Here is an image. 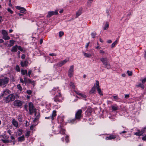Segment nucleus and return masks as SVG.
I'll return each instance as SVG.
<instances>
[{
  "label": "nucleus",
  "instance_id": "obj_1",
  "mask_svg": "<svg viewBox=\"0 0 146 146\" xmlns=\"http://www.w3.org/2000/svg\"><path fill=\"white\" fill-rule=\"evenodd\" d=\"M29 113L30 114H32L33 113H35V115L36 116L34 120H36L38 119L40 116V114L39 113H37L36 112V109L33 105V103L31 102L29 103Z\"/></svg>",
  "mask_w": 146,
  "mask_h": 146
},
{
  "label": "nucleus",
  "instance_id": "obj_2",
  "mask_svg": "<svg viewBox=\"0 0 146 146\" xmlns=\"http://www.w3.org/2000/svg\"><path fill=\"white\" fill-rule=\"evenodd\" d=\"M9 79L7 78H4L2 79H0V86L5 87L8 84Z\"/></svg>",
  "mask_w": 146,
  "mask_h": 146
},
{
  "label": "nucleus",
  "instance_id": "obj_3",
  "mask_svg": "<svg viewBox=\"0 0 146 146\" xmlns=\"http://www.w3.org/2000/svg\"><path fill=\"white\" fill-rule=\"evenodd\" d=\"M82 110H81L80 109L78 110L76 113L75 118L70 121V122H71V123H73V122L76 119H80L81 117H82Z\"/></svg>",
  "mask_w": 146,
  "mask_h": 146
},
{
  "label": "nucleus",
  "instance_id": "obj_4",
  "mask_svg": "<svg viewBox=\"0 0 146 146\" xmlns=\"http://www.w3.org/2000/svg\"><path fill=\"white\" fill-rule=\"evenodd\" d=\"M15 99V96L13 94H11L5 97L6 103H8L10 101H14Z\"/></svg>",
  "mask_w": 146,
  "mask_h": 146
},
{
  "label": "nucleus",
  "instance_id": "obj_5",
  "mask_svg": "<svg viewBox=\"0 0 146 146\" xmlns=\"http://www.w3.org/2000/svg\"><path fill=\"white\" fill-rule=\"evenodd\" d=\"M55 131L56 134L60 133L61 134H64L65 133V129H64L63 126L61 125L57 129L55 130Z\"/></svg>",
  "mask_w": 146,
  "mask_h": 146
},
{
  "label": "nucleus",
  "instance_id": "obj_6",
  "mask_svg": "<svg viewBox=\"0 0 146 146\" xmlns=\"http://www.w3.org/2000/svg\"><path fill=\"white\" fill-rule=\"evenodd\" d=\"M74 66L72 65L70 66L68 70V75L69 77H71L74 74Z\"/></svg>",
  "mask_w": 146,
  "mask_h": 146
},
{
  "label": "nucleus",
  "instance_id": "obj_7",
  "mask_svg": "<svg viewBox=\"0 0 146 146\" xmlns=\"http://www.w3.org/2000/svg\"><path fill=\"white\" fill-rule=\"evenodd\" d=\"M62 99L61 94L59 92H58V95H56L54 98V101L55 102H61Z\"/></svg>",
  "mask_w": 146,
  "mask_h": 146
},
{
  "label": "nucleus",
  "instance_id": "obj_8",
  "mask_svg": "<svg viewBox=\"0 0 146 146\" xmlns=\"http://www.w3.org/2000/svg\"><path fill=\"white\" fill-rule=\"evenodd\" d=\"M69 61V59H66L63 60L59 62L57 64V65L61 67L65 64L67 62Z\"/></svg>",
  "mask_w": 146,
  "mask_h": 146
},
{
  "label": "nucleus",
  "instance_id": "obj_9",
  "mask_svg": "<svg viewBox=\"0 0 146 146\" xmlns=\"http://www.w3.org/2000/svg\"><path fill=\"white\" fill-rule=\"evenodd\" d=\"M96 87L97 89L98 92L99 94L101 96L103 95V94L102 92L100 89L99 88V82L98 81L96 80Z\"/></svg>",
  "mask_w": 146,
  "mask_h": 146
},
{
  "label": "nucleus",
  "instance_id": "obj_10",
  "mask_svg": "<svg viewBox=\"0 0 146 146\" xmlns=\"http://www.w3.org/2000/svg\"><path fill=\"white\" fill-rule=\"evenodd\" d=\"M22 104V102L19 100H16L13 102V104L15 106L20 107L21 106Z\"/></svg>",
  "mask_w": 146,
  "mask_h": 146
},
{
  "label": "nucleus",
  "instance_id": "obj_11",
  "mask_svg": "<svg viewBox=\"0 0 146 146\" xmlns=\"http://www.w3.org/2000/svg\"><path fill=\"white\" fill-rule=\"evenodd\" d=\"M56 111L55 110H54L53 111L52 113V114L51 116H50V117H45V119H51L52 120H53L54 119V118L56 117Z\"/></svg>",
  "mask_w": 146,
  "mask_h": 146
},
{
  "label": "nucleus",
  "instance_id": "obj_12",
  "mask_svg": "<svg viewBox=\"0 0 146 146\" xmlns=\"http://www.w3.org/2000/svg\"><path fill=\"white\" fill-rule=\"evenodd\" d=\"M20 64L22 67H27L28 66L29 62L27 60L21 61Z\"/></svg>",
  "mask_w": 146,
  "mask_h": 146
},
{
  "label": "nucleus",
  "instance_id": "obj_13",
  "mask_svg": "<svg viewBox=\"0 0 146 146\" xmlns=\"http://www.w3.org/2000/svg\"><path fill=\"white\" fill-rule=\"evenodd\" d=\"M10 91L9 90L6 89L3 92V93L1 95V96L2 97H3L4 96H6L8 94H10Z\"/></svg>",
  "mask_w": 146,
  "mask_h": 146
},
{
  "label": "nucleus",
  "instance_id": "obj_14",
  "mask_svg": "<svg viewBox=\"0 0 146 146\" xmlns=\"http://www.w3.org/2000/svg\"><path fill=\"white\" fill-rule=\"evenodd\" d=\"M108 58L107 57H103L100 59V61L102 62L103 64L108 62Z\"/></svg>",
  "mask_w": 146,
  "mask_h": 146
},
{
  "label": "nucleus",
  "instance_id": "obj_15",
  "mask_svg": "<svg viewBox=\"0 0 146 146\" xmlns=\"http://www.w3.org/2000/svg\"><path fill=\"white\" fill-rule=\"evenodd\" d=\"M12 123L13 125L16 128H17L18 126V122L14 119H13L12 120Z\"/></svg>",
  "mask_w": 146,
  "mask_h": 146
},
{
  "label": "nucleus",
  "instance_id": "obj_16",
  "mask_svg": "<svg viewBox=\"0 0 146 146\" xmlns=\"http://www.w3.org/2000/svg\"><path fill=\"white\" fill-rule=\"evenodd\" d=\"M116 138V136L115 135H110L109 137H106L105 138V139L106 140H111L112 139H115Z\"/></svg>",
  "mask_w": 146,
  "mask_h": 146
},
{
  "label": "nucleus",
  "instance_id": "obj_17",
  "mask_svg": "<svg viewBox=\"0 0 146 146\" xmlns=\"http://www.w3.org/2000/svg\"><path fill=\"white\" fill-rule=\"evenodd\" d=\"M144 132V131H140L139 130H138V131L134 133V134L137 136H140L143 134Z\"/></svg>",
  "mask_w": 146,
  "mask_h": 146
},
{
  "label": "nucleus",
  "instance_id": "obj_18",
  "mask_svg": "<svg viewBox=\"0 0 146 146\" xmlns=\"http://www.w3.org/2000/svg\"><path fill=\"white\" fill-rule=\"evenodd\" d=\"M52 94H55L57 92H58V93L59 92L58 88H54L52 90Z\"/></svg>",
  "mask_w": 146,
  "mask_h": 146
},
{
  "label": "nucleus",
  "instance_id": "obj_19",
  "mask_svg": "<svg viewBox=\"0 0 146 146\" xmlns=\"http://www.w3.org/2000/svg\"><path fill=\"white\" fill-rule=\"evenodd\" d=\"M95 87H96V84H95L94 86L92 88L91 90H90V93L95 94L96 92L95 89Z\"/></svg>",
  "mask_w": 146,
  "mask_h": 146
},
{
  "label": "nucleus",
  "instance_id": "obj_20",
  "mask_svg": "<svg viewBox=\"0 0 146 146\" xmlns=\"http://www.w3.org/2000/svg\"><path fill=\"white\" fill-rule=\"evenodd\" d=\"M111 109L113 111H116L118 110V107L117 105L115 104L111 106Z\"/></svg>",
  "mask_w": 146,
  "mask_h": 146
},
{
  "label": "nucleus",
  "instance_id": "obj_21",
  "mask_svg": "<svg viewBox=\"0 0 146 146\" xmlns=\"http://www.w3.org/2000/svg\"><path fill=\"white\" fill-rule=\"evenodd\" d=\"M2 38L5 40H9L10 39V37L8 36V34L7 33V34L3 35Z\"/></svg>",
  "mask_w": 146,
  "mask_h": 146
},
{
  "label": "nucleus",
  "instance_id": "obj_22",
  "mask_svg": "<svg viewBox=\"0 0 146 146\" xmlns=\"http://www.w3.org/2000/svg\"><path fill=\"white\" fill-rule=\"evenodd\" d=\"M17 47L18 46L17 45L14 46H13L11 49V51L13 52H17Z\"/></svg>",
  "mask_w": 146,
  "mask_h": 146
},
{
  "label": "nucleus",
  "instance_id": "obj_23",
  "mask_svg": "<svg viewBox=\"0 0 146 146\" xmlns=\"http://www.w3.org/2000/svg\"><path fill=\"white\" fill-rule=\"evenodd\" d=\"M82 53L84 56L87 58H90L92 56L91 54L90 53H86L84 52H83Z\"/></svg>",
  "mask_w": 146,
  "mask_h": 146
},
{
  "label": "nucleus",
  "instance_id": "obj_24",
  "mask_svg": "<svg viewBox=\"0 0 146 146\" xmlns=\"http://www.w3.org/2000/svg\"><path fill=\"white\" fill-rule=\"evenodd\" d=\"M103 64L105 66V67L107 69H110L111 68L110 65L108 62L104 63Z\"/></svg>",
  "mask_w": 146,
  "mask_h": 146
},
{
  "label": "nucleus",
  "instance_id": "obj_25",
  "mask_svg": "<svg viewBox=\"0 0 146 146\" xmlns=\"http://www.w3.org/2000/svg\"><path fill=\"white\" fill-rule=\"evenodd\" d=\"M24 140L25 137L24 135H23L18 138V141L19 142H22Z\"/></svg>",
  "mask_w": 146,
  "mask_h": 146
},
{
  "label": "nucleus",
  "instance_id": "obj_26",
  "mask_svg": "<svg viewBox=\"0 0 146 146\" xmlns=\"http://www.w3.org/2000/svg\"><path fill=\"white\" fill-rule=\"evenodd\" d=\"M109 27V23L108 22L105 23L104 27V30H107L108 29Z\"/></svg>",
  "mask_w": 146,
  "mask_h": 146
},
{
  "label": "nucleus",
  "instance_id": "obj_27",
  "mask_svg": "<svg viewBox=\"0 0 146 146\" xmlns=\"http://www.w3.org/2000/svg\"><path fill=\"white\" fill-rule=\"evenodd\" d=\"M82 14V10H79L76 13V18H77L78 17Z\"/></svg>",
  "mask_w": 146,
  "mask_h": 146
},
{
  "label": "nucleus",
  "instance_id": "obj_28",
  "mask_svg": "<svg viewBox=\"0 0 146 146\" xmlns=\"http://www.w3.org/2000/svg\"><path fill=\"white\" fill-rule=\"evenodd\" d=\"M106 13L107 14V16L108 18L111 19V16L110 15V13L108 9H106Z\"/></svg>",
  "mask_w": 146,
  "mask_h": 146
},
{
  "label": "nucleus",
  "instance_id": "obj_29",
  "mask_svg": "<svg viewBox=\"0 0 146 146\" xmlns=\"http://www.w3.org/2000/svg\"><path fill=\"white\" fill-rule=\"evenodd\" d=\"M137 84H136V86L137 87H140L142 89H143L144 88V86L143 84H141V83H139Z\"/></svg>",
  "mask_w": 146,
  "mask_h": 146
},
{
  "label": "nucleus",
  "instance_id": "obj_30",
  "mask_svg": "<svg viewBox=\"0 0 146 146\" xmlns=\"http://www.w3.org/2000/svg\"><path fill=\"white\" fill-rule=\"evenodd\" d=\"M21 73L22 75H24L25 74H27V70H21Z\"/></svg>",
  "mask_w": 146,
  "mask_h": 146
},
{
  "label": "nucleus",
  "instance_id": "obj_31",
  "mask_svg": "<svg viewBox=\"0 0 146 146\" xmlns=\"http://www.w3.org/2000/svg\"><path fill=\"white\" fill-rule=\"evenodd\" d=\"M118 41L117 40H115L113 43H112L111 45V48L114 47L117 43Z\"/></svg>",
  "mask_w": 146,
  "mask_h": 146
},
{
  "label": "nucleus",
  "instance_id": "obj_32",
  "mask_svg": "<svg viewBox=\"0 0 146 146\" xmlns=\"http://www.w3.org/2000/svg\"><path fill=\"white\" fill-rule=\"evenodd\" d=\"M74 92H76V93L77 94H78V95L81 96L83 98H86V96L84 94H83L80 93H77V92L76 91H74Z\"/></svg>",
  "mask_w": 146,
  "mask_h": 146
},
{
  "label": "nucleus",
  "instance_id": "obj_33",
  "mask_svg": "<svg viewBox=\"0 0 146 146\" xmlns=\"http://www.w3.org/2000/svg\"><path fill=\"white\" fill-rule=\"evenodd\" d=\"M53 15V11L49 12L48 13V15H47V17H50Z\"/></svg>",
  "mask_w": 146,
  "mask_h": 146
},
{
  "label": "nucleus",
  "instance_id": "obj_34",
  "mask_svg": "<svg viewBox=\"0 0 146 146\" xmlns=\"http://www.w3.org/2000/svg\"><path fill=\"white\" fill-rule=\"evenodd\" d=\"M22 129H19L17 132V134L18 136H20L21 135L22 133Z\"/></svg>",
  "mask_w": 146,
  "mask_h": 146
},
{
  "label": "nucleus",
  "instance_id": "obj_35",
  "mask_svg": "<svg viewBox=\"0 0 146 146\" xmlns=\"http://www.w3.org/2000/svg\"><path fill=\"white\" fill-rule=\"evenodd\" d=\"M26 11V10L25 9V8L23 7L22 9L20 10V12L21 13H24Z\"/></svg>",
  "mask_w": 146,
  "mask_h": 146
},
{
  "label": "nucleus",
  "instance_id": "obj_36",
  "mask_svg": "<svg viewBox=\"0 0 146 146\" xmlns=\"http://www.w3.org/2000/svg\"><path fill=\"white\" fill-rule=\"evenodd\" d=\"M99 53L102 55H103L105 54V52L102 50H99Z\"/></svg>",
  "mask_w": 146,
  "mask_h": 146
},
{
  "label": "nucleus",
  "instance_id": "obj_37",
  "mask_svg": "<svg viewBox=\"0 0 146 146\" xmlns=\"http://www.w3.org/2000/svg\"><path fill=\"white\" fill-rule=\"evenodd\" d=\"M17 87L18 89L19 90H20V91H22V90H23L22 88V87H21V86L20 84H18L17 85Z\"/></svg>",
  "mask_w": 146,
  "mask_h": 146
},
{
  "label": "nucleus",
  "instance_id": "obj_38",
  "mask_svg": "<svg viewBox=\"0 0 146 146\" xmlns=\"http://www.w3.org/2000/svg\"><path fill=\"white\" fill-rule=\"evenodd\" d=\"M32 73V70H28V73H27V74L28 75L29 77H30L31 74Z\"/></svg>",
  "mask_w": 146,
  "mask_h": 146
},
{
  "label": "nucleus",
  "instance_id": "obj_39",
  "mask_svg": "<svg viewBox=\"0 0 146 146\" xmlns=\"http://www.w3.org/2000/svg\"><path fill=\"white\" fill-rule=\"evenodd\" d=\"M93 0H88L87 1V4L88 5H91Z\"/></svg>",
  "mask_w": 146,
  "mask_h": 146
},
{
  "label": "nucleus",
  "instance_id": "obj_40",
  "mask_svg": "<svg viewBox=\"0 0 146 146\" xmlns=\"http://www.w3.org/2000/svg\"><path fill=\"white\" fill-rule=\"evenodd\" d=\"M30 133V132L29 131H28L25 134V136L27 137H28Z\"/></svg>",
  "mask_w": 146,
  "mask_h": 146
},
{
  "label": "nucleus",
  "instance_id": "obj_41",
  "mask_svg": "<svg viewBox=\"0 0 146 146\" xmlns=\"http://www.w3.org/2000/svg\"><path fill=\"white\" fill-rule=\"evenodd\" d=\"M127 72L128 75L129 76H131L132 75V72L131 71H130L129 70H127Z\"/></svg>",
  "mask_w": 146,
  "mask_h": 146
},
{
  "label": "nucleus",
  "instance_id": "obj_42",
  "mask_svg": "<svg viewBox=\"0 0 146 146\" xmlns=\"http://www.w3.org/2000/svg\"><path fill=\"white\" fill-rule=\"evenodd\" d=\"M70 85L73 88L75 89V86H74V83L72 82H71L70 83Z\"/></svg>",
  "mask_w": 146,
  "mask_h": 146
},
{
  "label": "nucleus",
  "instance_id": "obj_43",
  "mask_svg": "<svg viewBox=\"0 0 146 146\" xmlns=\"http://www.w3.org/2000/svg\"><path fill=\"white\" fill-rule=\"evenodd\" d=\"M2 141H3V142L4 143H10V141L9 140L7 139H6V140H2Z\"/></svg>",
  "mask_w": 146,
  "mask_h": 146
},
{
  "label": "nucleus",
  "instance_id": "obj_44",
  "mask_svg": "<svg viewBox=\"0 0 146 146\" xmlns=\"http://www.w3.org/2000/svg\"><path fill=\"white\" fill-rule=\"evenodd\" d=\"M64 34V33L62 31H60L59 32V35L60 37L62 36Z\"/></svg>",
  "mask_w": 146,
  "mask_h": 146
},
{
  "label": "nucleus",
  "instance_id": "obj_45",
  "mask_svg": "<svg viewBox=\"0 0 146 146\" xmlns=\"http://www.w3.org/2000/svg\"><path fill=\"white\" fill-rule=\"evenodd\" d=\"M2 33L3 35H4L7 34V33L5 30H2Z\"/></svg>",
  "mask_w": 146,
  "mask_h": 146
},
{
  "label": "nucleus",
  "instance_id": "obj_46",
  "mask_svg": "<svg viewBox=\"0 0 146 146\" xmlns=\"http://www.w3.org/2000/svg\"><path fill=\"white\" fill-rule=\"evenodd\" d=\"M91 36L92 38H94L95 37V36L96 35V33L94 32L92 33Z\"/></svg>",
  "mask_w": 146,
  "mask_h": 146
},
{
  "label": "nucleus",
  "instance_id": "obj_47",
  "mask_svg": "<svg viewBox=\"0 0 146 146\" xmlns=\"http://www.w3.org/2000/svg\"><path fill=\"white\" fill-rule=\"evenodd\" d=\"M16 70L19 72L20 71V68L18 65H16Z\"/></svg>",
  "mask_w": 146,
  "mask_h": 146
},
{
  "label": "nucleus",
  "instance_id": "obj_48",
  "mask_svg": "<svg viewBox=\"0 0 146 146\" xmlns=\"http://www.w3.org/2000/svg\"><path fill=\"white\" fill-rule=\"evenodd\" d=\"M7 10L11 14H12L13 13V11L10 8H8Z\"/></svg>",
  "mask_w": 146,
  "mask_h": 146
},
{
  "label": "nucleus",
  "instance_id": "obj_49",
  "mask_svg": "<svg viewBox=\"0 0 146 146\" xmlns=\"http://www.w3.org/2000/svg\"><path fill=\"white\" fill-rule=\"evenodd\" d=\"M112 96L115 100H117L119 99L118 97L117 96Z\"/></svg>",
  "mask_w": 146,
  "mask_h": 146
},
{
  "label": "nucleus",
  "instance_id": "obj_50",
  "mask_svg": "<svg viewBox=\"0 0 146 146\" xmlns=\"http://www.w3.org/2000/svg\"><path fill=\"white\" fill-rule=\"evenodd\" d=\"M18 49L19 50H20L21 51H22L23 50V49H22V48L19 46H18L17 47V49Z\"/></svg>",
  "mask_w": 146,
  "mask_h": 146
},
{
  "label": "nucleus",
  "instance_id": "obj_51",
  "mask_svg": "<svg viewBox=\"0 0 146 146\" xmlns=\"http://www.w3.org/2000/svg\"><path fill=\"white\" fill-rule=\"evenodd\" d=\"M27 78L25 76H24L23 80L24 81L25 84L27 83Z\"/></svg>",
  "mask_w": 146,
  "mask_h": 146
},
{
  "label": "nucleus",
  "instance_id": "obj_52",
  "mask_svg": "<svg viewBox=\"0 0 146 146\" xmlns=\"http://www.w3.org/2000/svg\"><path fill=\"white\" fill-rule=\"evenodd\" d=\"M9 41H10V44H12V45H13L14 44L15 41L14 40H10Z\"/></svg>",
  "mask_w": 146,
  "mask_h": 146
},
{
  "label": "nucleus",
  "instance_id": "obj_53",
  "mask_svg": "<svg viewBox=\"0 0 146 146\" xmlns=\"http://www.w3.org/2000/svg\"><path fill=\"white\" fill-rule=\"evenodd\" d=\"M27 93L29 95H30L32 93V91L31 90H28L27 91Z\"/></svg>",
  "mask_w": 146,
  "mask_h": 146
},
{
  "label": "nucleus",
  "instance_id": "obj_54",
  "mask_svg": "<svg viewBox=\"0 0 146 146\" xmlns=\"http://www.w3.org/2000/svg\"><path fill=\"white\" fill-rule=\"evenodd\" d=\"M58 10H56L54 12V11H53V15H58Z\"/></svg>",
  "mask_w": 146,
  "mask_h": 146
},
{
  "label": "nucleus",
  "instance_id": "obj_55",
  "mask_svg": "<svg viewBox=\"0 0 146 146\" xmlns=\"http://www.w3.org/2000/svg\"><path fill=\"white\" fill-rule=\"evenodd\" d=\"M16 8L17 9H18V10H21L22 9V8H23L22 7H21L20 6H17L16 7Z\"/></svg>",
  "mask_w": 146,
  "mask_h": 146
},
{
  "label": "nucleus",
  "instance_id": "obj_56",
  "mask_svg": "<svg viewBox=\"0 0 146 146\" xmlns=\"http://www.w3.org/2000/svg\"><path fill=\"white\" fill-rule=\"evenodd\" d=\"M142 139L144 141H146V135L142 138Z\"/></svg>",
  "mask_w": 146,
  "mask_h": 146
},
{
  "label": "nucleus",
  "instance_id": "obj_57",
  "mask_svg": "<svg viewBox=\"0 0 146 146\" xmlns=\"http://www.w3.org/2000/svg\"><path fill=\"white\" fill-rule=\"evenodd\" d=\"M20 81L21 83H25L24 81L21 78H20Z\"/></svg>",
  "mask_w": 146,
  "mask_h": 146
},
{
  "label": "nucleus",
  "instance_id": "obj_58",
  "mask_svg": "<svg viewBox=\"0 0 146 146\" xmlns=\"http://www.w3.org/2000/svg\"><path fill=\"white\" fill-rule=\"evenodd\" d=\"M49 55L51 56H56V54L54 53H52L49 54Z\"/></svg>",
  "mask_w": 146,
  "mask_h": 146
},
{
  "label": "nucleus",
  "instance_id": "obj_59",
  "mask_svg": "<svg viewBox=\"0 0 146 146\" xmlns=\"http://www.w3.org/2000/svg\"><path fill=\"white\" fill-rule=\"evenodd\" d=\"M24 107L25 109L27 111H28V105H25L24 106Z\"/></svg>",
  "mask_w": 146,
  "mask_h": 146
},
{
  "label": "nucleus",
  "instance_id": "obj_60",
  "mask_svg": "<svg viewBox=\"0 0 146 146\" xmlns=\"http://www.w3.org/2000/svg\"><path fill=\"white\" fill-rule=\"evenodd\" d=\"M90 44V42H88V43H87L86 45V48H88V46H89V44Z\"/></svg>",
  "mask_w": 146,
  "mask_h": 146
},
{
  "label": "nucleus",
  "instance_id": "obj_61",
  "mask_svg": "<svg viewBox=\"0 0 146 146\" xmlns=\"http://www.w3.org/2000/svg\"><path fill=\"white\" fill-rule=\"evenodd\" d=\"M129 94H126L125 96V98H127L129 97Z\"/></svg>",
  "mask_w": 146,
  "mask_h": 146
},
{
  "label": "nucleus",
  "instance_id": "obj_62",
  "mask_svg": "<svg viewBox=\"0 0 146 146\" xmlns=\"http://www.w3.org/2000/svg\"><path fill=\"white\" fill-rule=\"evenodd\" d=\"M32 81L30 79H28L27 80V83H31Z\"/></svg>",
  "mask_w": 146,
  "mask_h": 146
},
{
  "label": "nucleus",
  "instance_id": "obj_63",
  "mask_svg": "<svg viewBox=\"0 0 146 146\" xmlns=\"http://www.w3.org/2000/svg\"><path fill=\"white\" fill-rule=\"evenodd\" d=\"M25 58V55L24 54H23L21 56V58L22 59H24Z\"/></svg>",
  "mask_w": 146,
  "mask_h": 146
},
{
  "label": "nucleus",
  "instance_id": "obj_64",
  "mask_svg": "<svg viewBox=\"0 0 146 146\" xmlns=\"http://www.w3.org/2000/svg\"><path fill=\"white\" fill-rule=\"evenodd\" d=\"M13 142V145H15V140L11 141H10V142Z\"/></svg>",
  "mask_w": 146,
  "mask_h": 146
}]
</instances>
